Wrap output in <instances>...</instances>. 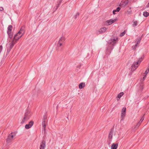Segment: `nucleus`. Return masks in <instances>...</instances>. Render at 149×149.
<instances>
[{"mask_svg": "<svg viewBox=\"0 0 149 149\" xmlns=\"http://www.w3.org/2000/svg\"><path fill=\"white\" fill-rule=\"evenodd\" d=\"M118 40V38L116 37L113 38H111L108 41V47L107 49V51L109 52V54L111 53V50L113 49L114 46Z\"/></svg>", "mask_w": 149, "mask_h": 149, "instance_id": "1", "label": "nucleus"}, {"mask_svg": "<svg viewBox=\"0 0 149 149\" xmlns=\"http://www.w3.org/2000/svg\"><path fill=\"white\" fill-rule=\"evenodd\" d=\"M25 28L24 26H22L17 34L15 35L13 38L16 41L18 40L24 34Z\"/></svg>", "mask_w": 149, "mask_h": 149, "instance_id": "2", "label": "nucleus"}, {"mask_svg": "<svg viewBox=\"0 0 149 149\" xmlns=\"http://www.w3.org/2000/svg\"><path fill=\"white\" fill-rule=\"evenodd\" d=\"M16 41L15 39H14V38H13V41L11 42L10 43H9V45L10 47L9 48H8L7 49V54H6V56H7L8 54H9V53L11 49L13 48V47L14 46V45L15 44V41Z\"/></svg>", "mask_w": 149, "mask_h": 149, "instance_id": "3", "label": "nucleus"}, {"mask_svg": "<svg viewBox=\"0 0 149 149\" xmlns=\"http://www.w3.org/2000/svg\"><path fill=\"white\" fill-rule=\"evenodd\" d=\"M16 135V133L15 132L11 133L10 134L6 139V141L7 142H9L10 141V140L12 139L13 137Z\"/></svg>", "mask_w": 149, "mask_h": 149, "instance_id": "4", "label": "nucleus"}, {"mask_svg": "<svg viewBox=\"0 0 149 149\" xmlns=\"http://www.w3.org/2000/svg\"><path fill=\"white\" fill-rule=\"evenodd\" d=\"M126 111V108L124 107L122 110L121 113V120H123L124 119V117L125 115Z\"/></svg>", "mask_w": 149, "mask_h": 149, "instance_id": "5", "label": "nucleus"}, {"mask_svg": "<svg viewBox=\"0 0 149 149\" xmlns=\"http://www.w3.org/2000/svg\"><path fill=\"white\" fill-rule=\"evenodd\" d=\"M108 28L106 27H103L101 28L98 31L97 34H99L105 33Z\"/></svg>", "mask_w": 149, "mask_h": 149, "instance_id": "6", "label": "nucleus"}, {"mask_svg": "<svg viewBox=\"0 0 149 149\" xmlns=\"http://www.w3.org/2000/svg\"><path fill=\"white\" fill-rule=\"evenodd\" d=\"M116 19H110L105 21V24L106 25H109L113 23L114 22L116 21Z\"/></svg>", "mask_w": 149, "mask_h": 149, "instance_id": "7", "label": "nucleus"}, {"mask_svg": "<svg viewBox=\"0 0 149 149\" xmlns=\"http://www.w3.org/2000/svg\"><path fill=\"white\" fill-rule=\"evenodd\" d=\"M46 142L43 140L41 142L40 145V149H45V148Z\"/></svg>", "mask_w": 149, "mask_h": 149, "instance_id": "8", "label": "nucleus"}, {"mask_svg": "<svg viewBox=\"0 0 149 149\" xmlns=\"http://www.w3.org/2000/svg\"><path fill=\"white\" fill-rule=\"evenodd\" d=\"M33 122L32 121H30L28 124H26L25 125V128L26 129H28L31 128L33 125Z\"/></svg>", "mask_w": 149, "mask_h": 149, "instance_id": "9", "label": "nucleus"}, {"mask_svg": "<svg viewBox=\"0 0 149 149\" xmlns=\"http://www.w3.org/2000/svg\"><path fill=\"white\" fill-rule=\"evenodd\" d=\"M113 132V128L111 129L109 133L108 138L111 141V140L112 138Z\"/></svg>", "mask_w": 149, "mask_h": 149, "instance_id": "10", "label": "nucleus"}, {"mask_svg": "<svg viewBox=\"0 0 149 149\" xmlns=\"http://www.w3.org/2000/svg\"><path fill=\"white\" fill-rule=\"evenodd\" d=\"M64 45L65 44L61 43L60 42H58L57 45L56 50H58L61 47H63Z\"/></svg>", "mask_w": 149, "mask_h": 149, "instance_id": "11", "label": "nucleus"}, {"mask_svg": "<svg viewBox=\"0 0 149 149\" xmlns=\"http://www.w3.org/2000/svg\"><path fill=\"white\" fill-rule=\"evenodd\" d=\"M144 88L143 84L142 83H141L139 84L138 89L141 92Z\"/></svg>", "mask_w": 149, "mask_h": 149, "instance_id": "12", "label": "nucleus"}, {"mask_svg": "<svg viewBox=\"0 0 149 149\" xmlns=\"http://www.w3.org/2000/svg\"><path fill=\"white\" fill-rule=\"evenodd\" d=\"M138 67V65H135V63H133L132 65L131 66V70L132 71H134Z\"/></svg>", "mask_w": 149, "mask_h": 149, "instance_id": "13", "label": "nucleus"}, {"mask_svg": "<svg viewBox=\"0 0 149 149\" xmlns=\"http://www.w3.org/2000/svg\"><path fill=\"white\" fill-rule=\"evenodd\" d=\"M65 39L64 37L62 36L61 38L59 39L58 42H60L61 43V42L65 44Z\"/></svg>", "mask_w": 149, "mask_h": 149, "instance_id": "14", "label": "nucleus"}, {"mask_svg": "<svg viewBox=\"0 0 149 149\" xmlns=\"http://www.w3.org/2000/svg\"><path fill=\"white\" fill-rule=\"evenodd\" d=\"M30 113V111L28 110H26V112L24 114V116H26L27 117H28L29 118H30L31 117V116L29 115Z\"/></svg>", "mask_w": 149, "mask_h": 149, "instance_id": "15", "label": "nucleus"}, {"mask_svg": "<svg viewBox=\"0 0 149 149\" xmlns=\"http://www.w3.org/2000/svg\"><path fill=\"white\" fill-rule=\"evenodd\" d=\"M144 57V56H143L142 57H141L140 59H139V60L137 62H134L133 63H135V65H137L139 64L142 61V60H143V58Z\"/></svg>", "mask_w": 149, "mask_h": 149, "instance_id": "16", "label": "nucleus"}, {"mask_svg": "<svg viewBox=\"0 0 149 149\" xmlns=\"http://www.w3.org/2000/svg\"><path fill=\"white\" fill-rule=\"evenodd\" d=\"M118 146V143H113L111 146V149H117Z\"/></svg>", "mask_w": 149, "mask_h": 149, "instance_id": "17", "label": "nucleus"}, {"mask_svg": "<svg viewBox=\"0 0 149 149\" xmlns=\"http://www.w3.org/2000/svg\"><path fill=\"white\" fill-rule=\"evenodd\" d=\"M29 118L28 117H27L26 116H24V117L23 119L22 120L21 122V124H23V123L26 121H27Z\"/></svg>", "mask_w": 149, "mask_h": 149, "instance_id": "18", "label": "nucleus"}, {"mask_svg": "<svg viewBox=\"0 0 149 149\" xmlns=\"http://www.w3.org/2000/svg\"><path fill=\"white\" fill-rule=\"evenodd\" d=\"M128 2L127 1H124L123 2L120 3V6L124 7L127 4Z\"/></svg>", "mask_w": 149, "mask_h": 149, "instance_id": "19", "label": "nucleus"}, {"mask_svg": "<svg viewBox=\"0 0 149 149\" xmlns=\"http://www.w3.org/2000/svg\"><path fill=\"white\" fill-rule=\"evenodd\" d=\"M46 121H44L42 120V125L43 127V129L44 130H45V127L46 126Z\"/></svg>", "mask_w": 149, "mask_h": 149, "instance_id": "20", "label": "nucleus"}, {"mask_svg": "<svg viewBox=\"0 0 149 149\" xmlns=\"http://www.w3.org/2000/svg\"><path fill=\"white\" fill-rule=\"evenodd\" d=\"M12 28V26L11 25H9L8 27V30L7 31V33H9V32H11Z\"/></svg>", "mask_w": 149, "mask_h": 149, "instance_id": "21", "label": "nucleus"}, {"mask_svg": "<svg viewBox=\"0 0 149 149\" xmlns=\"http://www.w3.org/2000/svg\"><path fill=\"white\" fill-rule=\"evenodd\" d=\"M85 86V83L82 82L79 85V88L80 89H82L83 88H84Z\"/></svg>", "mask_w": 149, "mask_h": 149, "instance_id": "22", "label": "nucleus"}, {"mask_svg": "<svg viewBox=\"0 0 149 149\" xmlns=\"http://www.w3.org/2000/svg\"><path fill=\"white\" fill-rule=\"evenodd\" d=\"M124 93L123 92H120L118 95L117 97L119 99H120V98L124 95Z\"/></svg>", "mask_w": 149, "mask_h": 149, "instance_id": "23", "label": "nucleus"}, {"mask_svg": "<svg viewBox=\"0 0 149 149\" xmlns=\"http://www.w3.org/2000/svg\"><path fill=\"white\" fill-rule=\"evenodd\" d=\"M141 123L140 122H139L138 123H137L136 125L134 126V128L135 130L137 129L139 127Z\"/></svg>", "mask_w": 149, "mask_h": 149, "instance_id": "24", "label": "nucleus"}, {"mask_svg": "<svg viewBox=\"0 0 149 149\" xmlns=\"http://www.w3.org/2000/svg\"><path fill=\"white\" fill-rule=\"evenodd\" d=\"M143 15L144 17H147L148 16L149 13L146 11H145L143 12Z\"/></svg>", "mask_w": 149, "mask_h": 149, "instance_id": "25", "label": "nucleus"}, {"mask_svg": "<svg viewBox=\"0 0 149 149\" xmlns=\"http://www.w3.org/2000/svg\"><path fill=\"white\" fill-rule=\"evenodd\" d=\"M149 72V65L148 66V68H147L146 70L145 71L144 73V75H146L148 74Z\"/></svg>", "mask_w": 149, "mask_h": 149, "instance_id": "26", "label": "nucleus"}, {"mask_svg": "<svg viewBox=\"0 0 149 149\" xmlns=\"http://www.w3.org/2000/svg\"><path fill=\"white\" fill-rule=\"evenodd\" d=\"M8 37L9 38H11L13 36V34H12L11 32H9V33H7Z\"/></svg>", "mask_w": 149, "mask_h": 149, "instance_id": "27", "label": "nucleus"}, {"mask_svg": "<svg viewBox=\"0 0 149 149\" xmlns=\"http://www.w3.org/2000/svg\"><path fill=\"white\" fill-rule=\"evenodd\" d=\"M47 116L46 115V114H45L43 117L42 118V121H46V120L47 119Z\"/></svg>", "mask_w": 149, "mask_h": 149, "instance_id": "28", "label": "nucleus"}, {"mask_svg": "<svg viewBox=\"0 0 149 149\" xmlns=\"http://www.w3.org/2000/svg\"><path fill=\"white\" fill-rule=\"evenodd\" d=\"M138 22L137 21H136L134 22L133 24H132V26L134 27H135L137 26Z\"/></svg>", "mask_w": 149, "mask_h": 149, "instance_id": "29", "label": "nucleus"}, {"mask_svg": "<svg viewBox=\"0 0 149 149\" xmlns=\"http://www.w3.org/2000/svg\"><path fill=\"white\" fill-rule=\"evenodd\" d=\"M141 39V37H139L137 39V43H136V45H138L139 44L140 41Z\"/></svg>", "mask_w": 149, "mask_h": 149, "instance_id": "30", "label": "nucleus"}, {"mask_svg": "<svg viewBox=\"0 0 149 149\" xmlns=\"http://www.w3.org/2000/svg\"><path fill=\"white\" fill-rule=\"evenodd\" d=\"M79 13H77L74 16L75 19H76L77 17L79 16Z\"/></svg>", "mask_w": 149, "mask_h": 149, "instance_id": "31", "label": "nucleus"}, {"mask_svg": "<svg viewBox=\"0 0 149 149\" xmlns=\"http://www.w3.org/2000/svg\"><path fill=\"white\" fill-rule=\"evenodd\" d=\"M125 31H124L123 32L120 33V36L122 37L124 36V35L125 34Z\"/></svg>", "mask_w": 149, "mask_h": 149, "instance_id": "32", "label": "nucleus"}, {"mask_svg": "<svg viewBox=\"0 0 149 149\" xmlns=\"http://www.w3.org/2000/svg\"><path fill=\"white\" fill-rule=\"evenodd\" d=\"M145 114H144L143 117L141 118V119L139 121V122H140V123H141L143 121V120H144V116L145 115Z\"/></svg>", "mask_w": 149, "mask_h": 149, "instance_id": "33", "label": "nucleus"}, {"mask_svg": "<svg viewBox=\"0 0 149 149\" xmlns=\"http://www.w3.org/2000/svg\"><path fill=\"white\" fill-rule=\"evenodd\" d=\"M5 59V57H4V56H3V58L2 59V60L1 61V63H2V64L4 63Z\"/></svg>", "mask_w": 149, "mask_h": 149, "instance_id": "34", "label": "nucleus"}, {"mask_svg": "<svg viewBox=\"0 0 149 149\" xmlns=\"http://www.w3.org/2000/svg\"><path fill=\"white\" fill-rule=\"evenodd\" d=\"M137 46V45H136V44L135 45L132 46V48L134 50H135Z\"/></svg>", "mask_w": 149, "mask_h": 149, "instance_id": "35", "label": "nucleus"}, {"mask_svg": "<svg viewBox=\"0 0 149 149\" xmlns=\"http://www.w3.org/2000/svg\"><path fill=\"white\" fill-rule=\"evenodd\" d=\"M60 5H59V4H58V3H57L56 5V8H55V10H56L58 8V7H59V6H60Z\"/></svg>", "mask_w": 149, "mask_h": 149, "instance_id": "36", "label": "nucleus"}, {"mask_svg": "<svg viewBox=\"0 0 149 149\" xmlns=\"http://www.w3.org/2000/svg\"><path fill=\"white\" fill-rule=\"evenodd\" d=\"M63 0H60L57 1V3L60 5Z\"/></svg>", "mask_w": 149, "mask_h": 149, "instance_id": "37", "label": "nucleus"}, {"mask_svg": "<svg viewBox=\"0 0 149 149\" xmlns=\"http://www.w3.org/2000/svg\"><path fill=\"white\" fill-rule=\"evenodd\" d=\"M3 49V46L2 45L0 46V53L1 52Z\"/></svg>", "mask_w": 149, "mask_h": 149, "instance_id": "38", "label": "nucleus"}, {"mask_svg": "<svg viewBox=\"0 0 149 149\" xmlns=\"http://www.w3.org/2000/svg\"><path fill=\"white\" fill-rule=\"evenodd\" d=\"M120 8L119 7H118L116 8V12H119L120 10Z\"/></svg>", "mask_w": 149, "mask_h": 149, "instance_id": "39", "label": "nucleus"}, {"mask_svg": "<svg viewBox=\"0 0 149 149\" xmlns=\"http://www.w3.org/2000/svg\"><path fill=\"white\" fill-rule=\"evenodd\" d=\"M131 13H132V11L131 10H130V11L128 10L127 12V13L128 14H130Z\"/></svg>", "mask_w": 149, "mask_h": 149, "instance_id": "40", "label": "nucleus"}, {"mask_svg": "<svg viewBox=\"0 0 149 149\" xmlns=\"http://www.w3.org/2000/svg\"><path fill=\"white\" fill-rule=\"evenodd\" d=\"M3 10V8L2 7H0V11H2Z\"/></svg>", "mask_w": 149, "mask_h": 149, "instance_id": "41", "label": "nucleus"}, {"mask_svg": "<svg viewBox=\"0 0 149 149\" xmlns=\"http://www.w3.org/2000/svg\"><path fill=\"white\" fill-rule=\"evenodd\" d=\"M144 77H143V81H144L146 78V75H144Z\"/></svg>", "mask_w": 149, "mask_h": 149, "instance_id": "42", "label": "nucleus"}, {"mask_svg": "<svg viewBox=\"0 0 149 149\" xmlns=\"http://www.w3.org/2000/svg\"><path fill=\"white\" fill-rule=\"evenodd\" d=\"M116 10H113V14L114 15L116 14Z\"/></svg>", "mask_w": 149, "mask_h": 149, "instance_id": "43", "label": "nucleus"}, {"mask_svg": "<svg viewBox=\"0 0 149 149\" xmlns=\"http://www.w3.org/2000/svg\"><path fill=\"white\" fill-rule=\"evenodd\" d=\"M58 106L57 105V106H56L57 108H58Z\"/></svg>", "mask_w": 149, "mask_h": 149, "instance_id": "44", "label": "nucleus"}, {"mask_svg": "<svg viewBox=\"0 0 149 149\" xmlns=\"http://www.w3.org/2000/svg\"><path fill=\"white\" fill-rule=\"evenodd\" d=\"M60 50L61 51H62V50L61 48V49Z\"/></svg>", "mask_w": 149, "mask_h": 149, "instance_id": "45", "label": "nucleus"}, {"mask_svg": "<svg viewBox=\"0 0 149 149\" xmlns=\"http://www.w3.org/2000/svg\"><path fill=\"white\" fill-rule=\"evenodd\" d=\"M117 100H119V99H117Z\"/></svg>", "mask_w": 149, "mask_h": 149, "instance_id": "46", "label": "nucleus"}, {"mask_svg": "<svg viewBox=\"0 0 149 149\" xmlns=\"http://www.w3.org/2000/svg\"><path fill=\"white\" fill-rule=\"evenodd\" d=\"M148 4H149V3H148Z\"/></svg>", "mask_w": 149, "mask_h": 149, "instance_id": "47", "label": "nucleus"}]
</instances>
